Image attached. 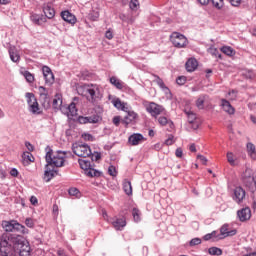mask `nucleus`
Here are the masks:
<instances>
[{
  "label": "nucleus",
  "instance_id": "dca6fc26",
  "mask_svg": "<svg viewBox=\"0 0 256 256\" xmlns=\"http://www.w3.org/2000/svg\"><path fill=\"white\" fill-rule=\"evenodd\" d=\"M141 141H145V136L141 133H134L129 136L128 143L131 144L133 147L139 145Z\"/></svg>",
  "mask_w": 256,
  "mask_h": 256
},
{
  "label": "nucleus",
  "instance_id": "09e8293b",
  "mask_svg": "<svg viewBox=\"0 0 256 256\" xmlns=\"http://www.w3.org/2000/svg\"><path fill=\"white\" fill-rule=\"evenodd\" d=\"M176 83L177 85H185L187 83V77L185 76H179L178 78H176Z\"/></svg>",
  "mask_w": 256,
  "mask_h": 256
},
{
  "label": "nucleus",
  "instance_id": "5701e85b",
  "mask_svg": "<svg viewBox=\"0 0 256 256\" xmlns=\"http://www.w3.org/2000/svg\"><path fill=\"white\" fill-rule=\"evenodd\" d=\"M77 103H79V97H74L70 105H68L70 117H75L77 115V112L79 111L77 109Z\"/></svg>",
  "mask_w": 256,
  "mask_h": 256
},
{
  "label": "nucleus",
  "instance_id": "6e6552de",
  "mask_svg": "<svg viewBox=\"0 0 256 256\" xmlns=\"http://www.w3.org/2000/svg\"><path fill=\"white\" fill-rule=\"evenodd\" d=\"M242 183L245 187H248V189L256 187L255 176H253V170L251 168H247L242 174Z\"/></svg>",
  "mask_w": 256,
  "mask_h": 256
},
{
  "label": "nucleus",
  "instance_id": "4d7b16f0",
  "mask_svg": "<svg viewBox=\"0 0 256 256\" xmlns=\"http://www.w3.org/2000/svg\"><path fill=\"white\" fill-rule=\"evenodd\" d=\"M173 143H175L173 135H170L164 142V144L167 146L173 145Z\"/></svg>",
  "mask_w": 256,
  "mask_h": 256
},
{
  "label": "nucleus",
  "instance_id": "6ab92c4d",
  "mask_svg": "<svg viewBox=\"0 0 256 256\" xmlns=\"http://www.w3.org/2000/svg\"><path fill=\"white\" fill-rule=\"evenodd\" d=\"M61 17L63 21H66V23H70V25H75L77 23V18L75 15H73L68 10L61 12Z\"/></svg>",
  "mask_w": 256,
  "mask_h": 256
},
{
  "label": "nucleus",
  "instance_id": "72a5a7b5",
  "mask_svg": "<svg viewBox=\"0 0 256 256\" xmlns=\"http://www.w3.org/2000/svg\"><path fill=\"white\" fill-rule=\"evenodd\" d=\"M110 83L116 87V89H123V81L119 80L115 76L110 77Z\"/></svg>",
  "mask_w": 256,
  "mask_h": 256
},
{
  "label": "nucleus",
  "instance_id": "20e7f679",
  "mask_svg": "<svg viewBox=\"0 0 256 256\" xmlns=\"http://www.w3.org/2000/svg\"><path fill=\"white\" fill-rule=\"evenodd\" d=\"M2 229H4V233H13V231H15L16 233H21L22 235H29V229L15 219L3 220Z\"/></svg>",
  "mask_w": 256,
  "mask_h": 256
},
{
  "label": "nucleus",
  "instance_id": "a19ab883",
  "mask_svg": "<svg viewBox=\"0 0 256 256\" xmlns=\"http://www.w3.org/2000/svg\"><path fill=\"white\" fill-rule=\"evenodd\" d=\"M89 21H98L99 11L91 10L88 14Z\"/></svg>",
  "mask_w": 256,
  "mask_h": 256
},
{
  "label": "nucleus",
  "instance_id": "412c9836",
  "mask_svg": "<svg viewBox=\"0 0 256 256\" xmlns=\"http://www.w3.org/2000/svg\"><path fill=\"white\" fill-rule=\"evenodd\" d=\"M199 66V62H197V59L195 58H190L186 61L185 63V68L188 73H193L195 69Z\"/></svg>",
  "mask_w": 256,
  "mask_h": 256
},
{
  "label": "nucleus",
  "instance_id": "f03ea898",
  "mask_svg": "<svg viewBox=\"0 0 256 256\" xmlns=\"http://www.w3.org/2000/svg\"><path fill=\"white\" fill-rule=\"evenodd\" d=\"M46 155L44 166V176L43 179L46 183H49L51 179L55 177V167H65V159H67V151L57 150L56 152L50 146L45 148Z\"/></svg>",
  "mask_w": 256,
  "mask_h": 256
},
{
  "label": "nucleus",
  "instance_id": "a18cd8bd",
  "mask_svg": "<svg viewBox=\"0 0 256 256\" xmlns=\"http://www.w3.org/2000/svg\"><path fill=\"white\" fill-rule=\"evenodd\" d=\"M58 111H61V113H63V115H66L67 117H70L69 105L61 104Z\"/></svg>",
  "mask_w": 256,
  "mask_h": 256
},
{
  "label": "nucleus",
  "instance_id": "f3484780",
  "mask_svg": "<svg viewBox=\"0 0 256 256\" xmlns=\"http://www.w3.org/2000/svg\"><path fill=\"white\" fill-rule=\"evenodd\" d=\"M237 217L239 221H248V219H251V209L249 207H246L238 210Z\"/></svg>",
  "mask_w": 256,
  "mask_h": 256
},
{
  "label": "nucleus",
  "instance_id": "0e129e2a",
  "mask_svg": "<svg viewBox=\"0 0 256 256\" xmlns=\"http://www.w3.org/2000/svg\"><path fill=\"white\" fill-rule=\"evenodd\" d=\"M175 155H176V157L181 159V157H183V149L177 148L176 151H175Z\"/></svg>",
  "mask_w": 256,
  "mask_h": 256
},
{
  "label": "nucleus",
  "instance_id": "7ed1b4c3",
  "mask_svg": "<svg viewBox=\"0 0 256 256\" xmlns=\"http://www.w3.org/2000/svg\"><path fill=\"white\" fill-rule=\"evenodd\" d=\"M78 95L86 97L90 103H97L103 99V90L98 84H83L77 87Z\"/></svg>",
  "mask_w": 256,
  "mask_h": 256
},
{
  "label": "nucleus",
  "instance_id": "f8f14e48",
  "mask_svg": "<svg viewBox=\"0 0 256 256\" xmlns=\"http://www.w3.org/2000/svg\"><path fill=\"white\" fill-rule=\"evenodd\" d=\"M78 163L80 168L85 171L87 176H93V165H91V161L85 159H78Z\"/></svg>",
  "mask_w": 256,
  "mask_h": 256
},
{
  "label": "nucleus",
  "instance_id": "de8ad7c7",
  "mask_svg": "<svg viewBox=\"0 0 256 256\" xmlns=\"http://www.w3.org/2000/svg\"><path fill=\"white\" fill-rule=\"evenodd\" d=\"M220 235H222L223 237H227V233H229V225L224 224L221 228H220Z\"/></svg>",
  "mask_w": 256,
  "mask_h": 256
},
{
  "label": "nucleus",
  "instance_id": "1a4fd4ad",
  "mask_svg": "<svg viewBox=\"0 0 256 256\" xmlns=\"http://www.w3.org/2000/svg\"><path fill=\"white\" fill-rule=\"evenodd\" d=\"M77 121L80 125H87V123L95 125V124L99 123L100 121H103V117H101V115L95 113L92 116H78Z\"/></svg>",
  "mask_w": 256,
  "mask_h": 256
},
{
  "label": "nucleus",
  "instance_id": "393cba45",
  "mask_svg": "<svg viewBox=\"0 0 256 256\" xmlns=\"http://www.w3.org/2000/svg\"><path fill=\"white\" fill-rule=\"evenodd\" d=\"M186 115L188 117V123L192 125V128L199 129V123L197 122V114L189 111V112H186Z\"/></svg>",
  "mask_w": 256,
  "mask_h": 256
},
{
  "label": "nucleus",
  "instance_id": "6e6d98bb",
  "mask_svg": "<svg viewBox=\"0 0 256 256\" xmlns=\"http://www.w3.org/2000/svg\"><path fill=\"white\" fill-rule=\"evenodd\" d=\"M210 235H212L213 241H215V239L216 241H219V239H223V237H221V234H217V231H212Z\"/></svg>",
  "mask_w": 256,
  "mask_h": 256
},
{
  "label": "nucleus",
  "instance_id": "69168bd1",
  "mask_svg": "<svg viewBox=\"0 0 256 256\" xmlns=\"http://www.w3.org/2000/svg\"><path fill=\"white\" fill-rule=\"evenodd\" d=\"M10 175H11L12 177H18V175H19V170H17V168H12V169L10 170Z\"/></svg>",
  "mask_w": 256,
  "mask_h": 256
},
{
  "label": "nucleus",
  "instance_id": "052dcab7",
  "mask_svg": "<svg viewBox=\"0 0 256 256\" xmlns=\"http://www.w3.org/2000/svg\"><path fill=\"white\" fill-rule=\"evenodd\" d=\"M232 7H239L241 5V0H228Z\"/></svg>",
  "mask_w": 256,
  "mask_h": 256
},
{
  "label": "nucleus",
  "instance_id": "423d86ee",
  "mask_svg": "<svg viewBox=\"0 0 256 256\" xmlns=\"http://www.w3.org/2000/svg\"><path fill=\"white\" fill-rule=\"evenodd\" d=\"M144 107L147 113H149L151 117H154V119H157L159 115H162V113H165V107L155 102H147L146 104H144Z\"/></svg>",
  "mask_w": 256,
  "mask_h": 256
},
{
  "label": "nucleus",
  "instance_id": "4468645a",
  "mask_svg": "<svg viewBox=\"0 0 256 256\" xmlns=\"http://www.w3.org/2000/svg\"><path fill=\"white\" fill-rule=\"evenodd\" d=\"M42 9L47 19H53V17H55V8H53V2L44 3Z\"/></svg>",
  "mask_w": 256,
  "mask_h": 256
},
{
  "label": "nucleus",
  "instance_id": "4c0bfd02",
  "mask_svg": "<svg viewBox=\"0 0 256 256\" xmlns=\"http://www.w3.org/2000/svg\"><path fill=\"white\" fill-rule=\"evenodd\" d=\"M246 149H247L249 155H251L252 159H256V157H253V155H255V153H256L255 145L251 142H248L246 145Z\"/></svg>",
  "mask_w": 256,
  "mask_h": 256
},
{
  "label": "nucleus",
  "instance_id": "f704fd0d",
  "mask_svg": "<svg viewBox=\"0 0 256 256\" xmlns=\"http://www.w3.org/2000/svg\"><path fill=\"white\" fill-rule=\"evenodd\" d=\"M114 107L120 111H125V102H122L121 99L116 98L112 101Z\"/></svg>",
  "mask_w": 256,
  "mask_h": 256
},
{
  "label": "nucleus",
  "instance_id": "7c9ffc66",
  "mask_svg": "<svg viewBox=\"0 0 256 256\" xmlns=\"http://www.w3.org/2000/svg\"><path fill=\"white\" fill-rule=\"evenodd\" d=\"M220 51L228 57H233L235 55V50L231 46H222Z\"/></svg>",
  "mask_w": 256,
  "mask_h": 256
},
{
  "label": "nucleus",
  "instance_id": "9d476101",
  "mask_svg": "<svg viewBox=\"0 0 256 256\" xmlns=\"http://www.w3.org/2000/svg\"><path fill=\"white\" fill-rule=\"evenodd\" d=\"M42 75L45 80V85H48V87H51V85L55 83V74H53L51 67L47 65L42 66Z\"/></svg>",
  "mask_w": 256,
  "mask_h": 256
},
{
  "label": "nucleus",
  "instance_id": "2eb2a0df",
  "mask_svg": "<svg viewBox=\"0 0 256 256\" xmlns=\"http://www.w3.org/2000/svg\"><path fill=\"white\" fill-rule=\"evenodd\" d=\"M243 199H245V190L238 186L234 189L233 201L240 204L243 203Z\"/></svg>",
  "mask_w": 256,
  "mask_h": 256
},
{
  "label": "nucleus",
  "instance_id": "774afa93",
  "mask_svg": "<svg viewBox=\"0 0 256 256\" xmlns=\"http://www.w3.org/2000/svg\"><path fill=\"white\" fill-rule=\"evenodd\" d=\"M30 203H32V205H37L39 203V200L37 199V197L31 196Z\"/></svg>",
  "mask_w": 256,
  "mask_h": 256
},
{
  "label": "nucleus",
  "instance_id": "c9c22d12",
  "mask_svg": "<svg viewBox=\"0 0 256 256\" xmlns=\"http://www.w3.org/2000/svg\"><path fill=\"white\" fill-rule=\"evenodd\" d=\"M30 21H32L34 25H41V21H43V18L39 14H31Z\"/></svg>",
  "mask_w": 256,
  "mask_h": 256
},
{
  "label": "nucleus",
  "instance_id": "a211bd4d",
  "mask_svg": "<svg viewBox=\"0 0 256 256\" xmlns=\"http://www.w3.org/2000/svg\"><path fill=\"white\" fill-rule=\"evenodd\" d=\"M158 123L161 127L169 126L168 131H173L175 129V123H173V120L165 117V116H160L158 117Z\"/></svg>",
  "mask_w": 256,
  "mask_h": 256
},
{
  "label": "nucleus",
  "instance_id": "ea45409f",
  "mask_svg": "<svg viewBox=\"0 0 256 256\" xmlns=\"http://www.w3.org/2000/svg\"><path fill=\"white\" fill-rule=\"evenodd\" d=\"M22 157L24 161H26V163H33V161H35V158L33 157V154H31V152H24L22 154Z\"/></svg>",
  "mask_w": 256,
  "mask_h": 256
},
{
  "label": "nucleus",
  "instance_id": "338daca9",
  "mask_svg": "<svg viewBox=\"0 0 256 256\" xmlns=\"http://www.w3.org/2000/svg\"><path fill=\"white\" fill-rule=\"evenodd\" d=\"M105 37H106V39H109V40L113 39V31L107 30L105 32Z\"/></svg>",
  "mask_w": 256,
  "mask_h": 256
},
{
  "label": "nucleus",
  "instance_id": "b1692460",
  "mask_svg": "<svg viewBox=\"0 0 256 256\" xmlns=\"http://www.w3.org/2000/svg\"><path fill=\"white\" fill-rule=\"evenodd\" d=\"M8 53L13 63H19V61H21V55H19V52H17V48L15 46L10 47Z\"/></svg>",
  "mask_w": 256,
  "mask_h": 256
},
{
  "label": "nucleus",
  "instance_id": "c03bdc74",
  "mask_svg": "<svg viewBox=\"0 0 256 256\" xmlns=\"http://www.w3.org/2000/svg\"><path fill=\"white\" fill-rule=\"evenodd\" d=\"M210 3H212L215 9H218V10L223 9V5H224L223 0H210Z\"/></svg>",
  "mask_w": 256,
  "mask_h": 256
},
{
  "label": "nucleus",
  "instance_id": "864d4df0",
  "mask_svg": "<svg viewBox=\"0 0 256 256\" xmlns=\"http://www.w3.org/2000/svg\"><path fill=\"white\" fill-rule=\"evenodd\" d=\"M190 247H195V245H201V239L200 238H193L190 243Z\"/></svg>",
  "mask_w": 256,
  "mask_h": 256
},
{
  "label": "nucleus",
  "instance_id": "0eeeda50",
  "mask_svg": "<svg viewBox=\"0 0 256 256\" xmlns=\"http://www.w3.org/2000/svg\"><path fill=\"white\" fill-rule=\"evenodd\" d=\"M27 103H28V110L33 115H41V110L39 108V102H37V98L35 94L31 92L26 93Z\"/></svg>",
  "mask_w": 256,
  "mask_h": 256
},
{
  "label": "nucleus",
  "instance_id": "c756f323",
  "mask_svg": "<svg viewBox=\"0 0 256 256\" xmlns=\"http://www.w3.org/2000/svg\"><path fill=\"white\" fill-rule=\"evenodd\" d=\"M207 95H201L196 100V107L200 110L205 109V102L207 101Z\"/></svg>",
  "mask_w": 256,
  "mask_h": 256
},
{
  "label": "nucleus",
  "instance_id": "473e14b6",
  "mask_svg": "<svg viewBox=\"0 0 256 256\" xmlns=\"http://www.w3.org/2000/svg\"><path fill=\"white\" fill-rule=\"evenodd\" d=\"M132 217L134 223H141V210H139V208H133Z\"/></svg>",
  "mask_w": 256,
  "mask_h": 256
},
{
  "label": "nucleus",
  "instance_id": "2f4dec72",
  "mask_svg": "<svg viewBox=\"0 0 256 256\" xmlns=\"http://www.w3.org/2000/svg\"><path fill=\"white\" fill-rule=\"evenodd\" d=\"M123 191L126 195H133V186H131V181L127 180L123 183Z\"/></svg>",
  "mask_w": 256,
  "mask_h": 256
},
{
  "label": "nucleus",
  "instance_id": "e433bc0d",
  "mask_svg": "<svg viewBox=\"0 0 256 256\" xmlns=\"http://www.w3.org/2000/svg\"><path fill=\"white\" fill-rule=\"evenodd\" d=\"M208 253H209V255L221 256V255H223V250H221V248L213 246L208 249Z\"/></svg>",
  "mask_w": 256,
  "mask_h": 256
},
{
  "label": "nucleus",
  "instance_id": "a878e982",
  "mask_svg": "<svg viewBox=\"0 0 256 256\" xmlns=\"http://www.w3.org/2000/svg\"><path fill=\"white\" fill-rule=\"evenodd\" d=\"M39 101L44 109H51V96L49 94L40 96Z\"/></svg>",
  "mask_w": 256,
  "mask_h": 256
},
{
  "label": "nucleus",
  "instance_id": "79ce46f5",
  "mask_svg": "<svg viewBox=\"0 0 256 256\" xmlns=\"http://www.w3.org/2000/svg\"><path fill=\"white\" fill-rule=\"evenodd\" d=\"M68 194L71 196V197H81V191H79V189L75 188V187H72L68 190Z\"/></svg>",
  "mask_w": 256,
  "mask_h": 256
},
{
  "label": "nucleus",
  "instance_id": "37998d69",
  "mask_svg": "<svg viewBox=\"0 0 256 256\" xmlns=\"http://www.w3.org/2000/svg\"><path fill=\"white\" fill-rule=\"evenodd\" d=\"M139 6V0H130L129 8L131 9V11H137L139 9Z\"/></svg>",
  "mask_w": 256,
  "mask_h": 256
},
{
  "label": "nucleus",
  "instance_id": "8fccbe9b",
  "mask_svg": "<svg viewBox=\"0 0 256 256\" xmlns=\"http://www.w3.org/2000/svg\"><path fill=\"white\" fill-rule=\"evenodd\" d=\"M108 174H109L111 177H117V169L115 168V166H113V165L109 166V168H108Z\"/></svg>",
  "mask_w": 256,
  "mask_h": 256
},
{
  "label": "nucleus",
  "instance_id": "39448f33",
  "mask_svg": "<svg viewBox=\"0 0 256 256\" xmlns=\"http://www.w3.org/2000/svg\"><path fill=\"white\" fill-rule=\"evenodd\" d=\"M170 41L177 49H185L189 43L187 37L179 32H173L170 36Z\"/></svg>",
  "mask_w": 256,
  "mask_h": 256
},
{
  "label": "nucleus",
  "instance_id": "aec40b11",
  "mask_svg": "<svg viewBox=\"0 0 256 256\" xmlns=\"http://www.w3.org/2000/svg\"><path fill=\"white\" fill-rule=\"evenodd\" d=\"M221 106L223 111H225V113H228V115H235V107H233V105H231V102H229L227 99L223 98L221 100Z\"/></svg>",
  "mask_w": 256,
  "mask_h": 256
},
{
  "label": "nucleus",
  "instance_id": "5fc2aeb1",
  "mask_svg": "<svg viewBox=\"0 0 256 256\" xmlns=\"http://www.w3.org/2000/svg\"><path fill=\"white\" fill-rule=\"evenodd\" d=\"M227 161L230 163V165H233L235 163V159L233 158V152H228L227 155Z\"/></svg>",
  "mask_w": 256,
  "mask_h": 256
},
{
  "label": "nucleus",
  "instance_id": "f257e3e1",
  "mask_svg": "<svg viewBox=\"0 0 256 256\" xmlns=\"http://www.w3.org/2000/svg\"><path fill=\"white\" fill-rule=\"evenodd\" d=\"M13 251L20 256H31V246L23 235L3 233L0 236V255L9 256Z\"/></svg>",
  "mask_w": 256,
  "mask_h": 256
},
{
  "label": "nucleus",
  "instance_id": "9b49d317",
  "mask_svg": "<svg viewBox=\"0 0 256 256\" xmlns=\"http://www.w3.org/2000/svg\"><path fill=\"white\" fill-rule=\"evenodd\" d=\"M73 153L77 157H91V146L87 144H81L77 147V150L73 149Z\"/></svg>",
  "mask_w": 256,
  "mask_h": 256
},
{
  "label": "nucleus",
  "instance_id": "49530a36",
  "mask_svg": "<svg viewBox=\"0 0 256 256\" xmlns=\"http://www.w3.org/2000/svg\"><path fill=\"white\" fill-rule=\"evenodd\" d=\"M24 223H25L26 227H28L29 229L35 228V221L33 220V218H26Z\"/></svg>",
  "mask_w": 256,
  "mask_h": 256
},
{
  "label": "nucleus",
  "instance_id": "c85d7f7f",
  "mask_svg": "<svg viewBox=\"0 0 256 256\" xmlns=\"http://www.w3.org/2000/svg\"><path fill=\"white\" fill-rule=\"evenodd\" d=\"M155 77H156L155 81L158 87H160V89H162L164 93H171V90L169 89V87L165 85V82L161 79V77H159L158 75H156Z\"/></svg>",
  "mask_w": 256,
  "mask_h": 256
},
{
  "label": "nucleus",
  "instance_id": "3c124183",
  "mask_svg": "<svg viewBox=\"0 0 256 256\" xmlns=\"http://www.w3.org/2000/svg\"><path fill=\"white\" fill-rule=\"evenodd\" d=\"M38 91L40 93V97L43 95H49V89L45 88L44 86H39Z\"/></svg>",
  "mask_w": 256,
  "mask_h": 256
},
{
  "label": "nucleus",
  "instance_id": "13d9d810",
  "mask_svg": "<svg viewBox=\"0 0 256 256\" xmlns=\"http://www.w3.org/2000/svg\"><path fill=\"white\" fill-rule=\"evenodd\" d=\"M25 147L28 149V151L30 153L35 151V146H33V144H31V142H29V141L25 142Z\"/></svg>",
  "mask_w": 256,
  "mask_h": 256
},
{
  "label": "nucleus",
  "instance_id": "ddd939ff",
  "mask_svg": "<svg viewBox=\"0 0 256 256\" xmlns=\"http://www.w3.org/2000/svg\"><path fill=\"white\" fill-rule=\"evenodd\" d=\"M137 117H139L137 112L128 111L127 115L124 117V119H122L121 124L127 127L128 125H131V123H135V121H137Z\"/></svg>",
  "mask_w": 256,
  "mask_h": 256
},
{
  "label": "nucleus",
  "instance_id": "e2e57ef3",
  "mask_svg": "<svg viewBox=\"0 0 256 256\" xmlns=\"http://www.w3.org/2000/svg\"><path fill=\"white\" fill-rule=\"evenodd\" d=\"M92 161H99L101 159V152H95V155L91 154Z\"/></svg>",
  "mask_w": 256,
  "mask_h": 256
},
{
  "label": "nucleus",
  "instance_id": "cd10ccee",
  "mask_svg": "<svg viewBox=\"0 0 256 256\" xmlns=\"http://www.w3.org/2000/svg\"><path fill=\"white\" fill-rule=\"evenodd\" d=\"M63 104V96L61 94H56L52 101V107L55 111H59V108Z\"/></svg>",
  "mask_w": 256,
  "mask_h": 256
},
{
  "label": "nucleus",
  "instance_id": "603ef678",
  "mask_svg": "<svg viewBox=\"0 0 256 256\" xmlns=\"http://www.w3.org/2000/svg\"><path fill=\"white\" fill-rule=\"evenodd\" d=\"M121 116H114L112 119V123H114L115 127H119L121 125Z\"/></svg>",
  "mask_w": 256,
  "mask_h": 256
},
{
  "label": "nucleus",
  "instance_id": "bf43d9fd",
  "mask_svg": "<svg viewBox=\"0 0 256 256\" xmlns=\"http://www.w3.org/2000/svg\"><path fill=\"white\" fill-rule=\"evenodd\" d=\"M197 159H199V161H201L202 165H207V157H205L201 154H198Z\"/></svg>",
  "mask_w": 256,
  "mask_h": 256
},
{
  "label": "nucleus",
  "instance_id": "bb28decb",
  "mask_svg": "<svg viewBox=\"0 0 256 256\" xmlns=\"http://www.w3.org/2000/svg\"><path fill=\"white\" fill-rule=\"evenodd\" d=\"M207 53L212 55V57H215V59H220V61H223V55L219 53V49L215 48V45H210V47L207 49Z\"/></svg>",
  "mask_w": 256,
  "mask_h": 256
},
{
  "label": "nucleus",
  "instance_id": "680f3d73",
  "mask_svg": "<svg viewBox=\"0 0 256 256\" xmlns=\"http://www.w3.org/2000/svg\"><path fill=\"white\" fill-rule=\"evenodd\" d=\"M101 175H102L101 171L93 168L92 176H88V177H101Z\"/></svg>",
  "mask_w": 256,
  "mask_h": 256
},
{
  "label": "nucleus",
  "instance_id": "4be33fe9",
  "mask_svg": "<svg viewBox=\"0 0 256 256\" xmlns=\"http://www.w3.org/2000/svg\"><path fill=\"white\" fill-rule=\"evenodd\" d=\"M112 225L116 231H123V228L127 226V220L125 217L116 218L115 221L112 222Z\"/></svg>",
  "mask_w": 256,
  "mask_h": 256
},
{
  "label": "nucleus",
  "instance_id": "58836bf2",
  "mask_svg": "<svg viewBox=\"0 0 256 256\" xmlns=\"http://www.w3.org/2000/svg\"><path fill=\"white\" fill-rule=\"evenodd\" d=\"M23 76L25 77L27 83H33L35 81V75L28 70L24 71Z\"/></svg>",
  "mask_w": 256,
  "mask_h": 256
}]
</instances>
